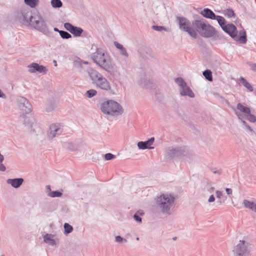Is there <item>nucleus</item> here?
Listing matches in <instances>:
<instances>
[{
	"mask_svg": "<svg viewBox=\"0 0 256 256\" xmlns=\"http://www.w3.org/2000/svg\"><path fill=\"white\" fill-rule=\"evenodd\" d=\"M253 211L256 212V204L254 203Z\"/></svg>",
	"mask_w": 256,
	"mask_h": 256,
	"instance_id": "bf43d9fd",
	"label": "nucleus"
},
{
	"mask_svg": "<svg viewBox=\"0 0 256 256\" xmlns=\"http://www.w3.org/2000/svg\"><path fill=\"white\" fill-rule=\"evenodd\" d=\"M136 240H138H138H140V238H139L138 237H137V238H136Z\"/></svg>",
	"mask_w": 256,
	"mask_h": 256,
	"instance_id": "e2e57ef3",
	"label": "nucleus"
},
{
	"mask_svg": "<svg viewBox=\"0 0 256 256\" xmlns=\"http://www.w3.org/2000/svg\"><path fill=\"white\" fill-rule=\"evenodd\" d=\"M5 97V95L2 93V92L1 90H0V98H4Z\"/></svg>",
	"mask_w": 256,
	"mask_h": 256,
	"instance_id": "13d9d810",
	"label": "nucleus"
},
{
	"mask_svg": "<svg viewBox=\"0 0 256 256\" xmlns=\"http://www.w3.org/2000/svg\"><path fill=\"white\" fill-rule=\"evenodd\" d=\"M252 92H254V94L256 96V90H254V91H253Z\"/></svg>",
	"mask_w": 256,
	"mask_h": 256,
	"instance_id": "680f3d73",
	"label": "nucleus"
},
{
	"mask_svg": "<svg viewBox=\"0 0 256 256\" xmlns=\"http://www.w3.org/2000/svg\"><path fill=\"white\" fill-rule=\"evenodd\" d=\"M70 60L74 64H88V62H82L80 58L76 56H71Z\"/></svg>",
	"mask_w": 256,
	"mask_h": 256,
	"instance_id": "a878e982",
	"label": "nucleus"
},
{
	"mask_svg": "<svg viewBox=\"0 0 256 256\" xmlns=\"http://www.w3.org/2000/svg\"><path fill=\"white\" fill-rule=\"evenodd\" d=\"M64 233L66 234H68L72 232L73 230L72 226L68 223H65L64 226Z\"/></svg>",
	"mask_w": 256,
	"mask_h": 256,
	"instance_id": "72a5a7b5",
	"label": "nucleus"
},
{
	"mask_svg": "<svg viewBox=\"0 0 256 256\" xmlns=\"http://www.w3.org/2000/svg\"><path fill=\"white\" fill-rule=\"evenodd\" d=\"M152 28L154 30L158 31V32H161L162 30H167V28H165L164 26H152Z\"/></svg>",
	"mask_w": 256,
	"mask_h": 256,
	"instance_id": "37998d69",
	"label": "nucleus"
},
{
	"mask_svg": "<svg viewBox=\"0 0 256 256\" xmlns=\"http://www.w3.org/2000/svg\"><path fill=\"white\" fill-rule=\"evenodd\" d=\"M105 159L107 160H112L116 158V156L111 153H108L104 155Z\"/></svg>",
	"mask_w": 256,
	"mask_h": 256,
	"instance_id": "a18cd8bd",
	"label": "nucleus"
},
{
	"mask_svg": "<svg viewBox=\"0 0 256 256\" xmlns=\"http://www.w3.org/2000/svg\"><path fill=\"white\" fill-rule=\"evenodd\" d=\"M206 188L208 191H209L210 192H212L214 190V188L213 186H212L211 183L208 182L207 185H206Z\"/></svg>",
	"mask_w": 256,
	"mask_h": 256,
	"instance_id": "de8ad7c7",
	"label": "nucleus"
},
{
	"mask_svg": "<svg viewBox=\"0 0 256 256\" xmlns=\"http://www.w3.org/2000/svg\"><path fill=\"white\" fill-rule=\"evenodd\" d=\"M216 197L218 198H221V196H222V193L220 191L216 190Z\"/></svg>",
	"mask_w": 256,
	"mask_h": 256,
	"instance_id": "8fccbe9b",
	"label": "nucleus"
},
{
	"mask_svg": "<svg viewBox=\"0 0 256 256\" xmlns=\"http://www.w3.org/2000/svg\"><path fill=\"white\" fill-rule=\"evenodd\" d=\"M242 204L244 205L245 208H249L253 211L254 204V202H250L247 200H244Z\"/></svg>",
	"mask_w": 256,
	"mask_h": 256,
	"instance_id": "bb28decb",
	"label": "nucleus"
},
{
	"mask_svg": "<svg viewBox=\"0 0 256 256\" xmlns=\"http://www.w3.org/2000/svg\"><path fill=\"white\" fill-rule=\"evenodd\" d=\"M24 2L26 4L33 8L38 5L39 0H24Z\"/></svg>",
	"mask_w": 256,
	"mask_h": 256,
	"instance_id": "c85d7f7f",
	"label": "nucleus"
},
{
	"mask_svg": "<svg viewBox=\"0 0 256 256\" xmlns=\"http://www.w3.org/2000/svg\"><path fill=\"white\" fill-rule=\"evenodd\" d=\"M138 146L140 149L145 150L146 148L152 149L154 147L150 146L148 140L145 142H139L138 143Z\"/></svg>",
	"mask_w": 256,
	"mask_h": 256,
	"instance_id": "4be33fe9",
	"label": "nucleus"
},
{
	"mask_svg": "<svg viewBox=\"0 0 256 256\" xmlns=\"http://www.w3.org/2000/svg\"><path fill=\"white\" fill-rule=\"evenodd\" d=\"M154 140V137L151 138L149 140H148V142L150 146L152 144Z\"/></svg>",
	"mask_w": 256,
	"mask_h": 256,
	"instance_id": "603ef678",
	"label": "nucleus"
},
{
	"mask_svg": "<svg viewBox=\"0 0 256 256\" xmlns=\"http://www.w3.org/2000/svg\"><path fill=\"white\" fill-rule=\"evenodd\" d=\"M246 116V119L250 122H256V116L251 114L250 112V114H247Z\"/></svg>",
	"mask_w": 256,
	"mask_h": 256,
	"instance_id": "ea45409f",
	"label": "nucleus"
},
{
	"mask_svg": "<svg viewBox=\"0 0 256 256\" xmlns=\"http://www.w3.org/2000/svg\"><path fill=\"white\" fill-rule=\"evenodd\" d=\"M54 30L55 32H60V30H58V28H54Z\"/></svg>",
	"mask_w": 256,
	"mask_h": 256,
	"instance_id": "052dcab7",
	"label": "nucleus"
},
{
	"mask_svg": "<svg viewBox=\"0 0 256 256\" xmlns=\"http://www.w3.org/2000/svg\"><path fill=\"white\" fill-rule=\"evenodd\" d=\"M202 74L210 82L212 80V72L210 70H204Z\"/></svg>",
	"mask_w": 256,
	"mask_h": 256,
	"instance_id": "cd10ccee",
	"label": "nucleus"
},
{
	"mask_svg": "<svg viewBox=\"0 0 256 256\" xmlns=\"http://www.w3.org/2000/svg\"><path fill=\"white\" fill-rule=\"evenodd\" d=\"M28 68L30 72H38L40 74H46L48 70V68L42 65H28Z\"/></svg>",
	"mask_w": 256,
	"mask_h": 256,
	"instance_id": "ddd939ff",
	"label": "nucleus"
},
{
	"mask_svg": "<svg viewBox=\"0 0 256 256\" xmlns=\"http://www.w3.org/2000/svg\"><path fill=\"white\" fill-rule=\"evenodd\" d=\"M192 25L196 32L202 37L212 38L217 36L215 28L209 24L206 23L204 20H196L192 21Z\"/></svg>",
	"mask_w": 256,
	"mask_h": 256,
	"instance_id": "20e7f679",
	"label": "nucleus"
},
{
	"mask_svg": "<svg viewBox=\"0 0 256 256\" xmlns=\"http://www.w3.org/2000/svg\"><path fill=\"white\" fill-rule=\"evenodd\" d=\"M83 31L82 28L74 26L70 33L75 36H80Z\"/></svg>",
	"mask_w": 256,
	"mask_h": 256,
	"instance_id": "b1692460",
	"label": "nucleus"
},
{
	"mask_svg": "<svg viewBox=\"0 0 256 256\" xmlns=\"http://www.w3.org/2000/svg\"><path fill=\"white\" fill-rule=\"evenodd\" d=\"M53 62H54V63H56V60H54Z\"/></svg>",
	"mask_w": 256,
	"mask_h": 256,
	"instance_id": "0e129e2a",
	"label": "nucleus"
},
{
	"mask_svg": "<svg viewBox=\"0 0 256 256\" xmlns=\"http://www.w3.org/2000/svg\"><path fill=\"white\" fill-rule=\"evenodd\" d=\"M97 94V92L96 90L94 89H91L88 90L85 96L86 97L88 98H92V97L96 96Z\"/></svg>",
	"mask_w": 256,
	"mask_h": 256,
	"instance_id": "f704fd0d",
	"label": "nucleus"
},
{
	"mask_svg": "<svg viewBox=\"0 0 256 256\" xmlns=\"http://www.w3.org/2000/svg\"><path fill=\"white\" fill-rule=\"evenodd\" d=\"M114 46L120 50V53L122 56H124L126 58L128 57V54L126 51V48L124 46L118 43V42H114Z\"/></svg>",
	"mask_w": 256,
	"mask_h": 256,
	"instance_id": "6ab92c4d",
	"label": "nucleus"
},
{
	"mask_svg": "<svg viewBox=\"0 0 256 256\" xmlns=\"http://www.w3.org/2000/svg\"><path fill=\"white\" fill-rule=\"evenodd\" d=\"M215 20H217L222 28L226 25V20L222 16H216Z\"/></svg>",
	"mask_w": 256,
	"mask_h": 256,
	"instance_id": "7c9ffc66",
	"label": "nucleus"
},
{
	"mask_svg": "<svg viewBox=\"0 0 256 256\" xmlns=\"http://www.w3.org/2000/svg\"><path fill=\"white\" fill-rule=\"evenodd\" d=\"M215 200V198L214 197V196L213 195H211L208 200V201L209 202H214Z\"/></svg>",
	"mask_w": 256,
	"mask_h": 256,
	"instance_id": "3c124183",
	"label": "nucleus"
},
{
	"mask_svg": "<svg viewBox=\"0 0 256 256\" xmlns=\"http://www.w3.org/2000/svg\"><path fill=\"white\" fill-rule=\"evenodd\" d=\"M251 69L256 72V65H250Z\"/></svg>",
	"mask_w": 256,
	"mask_h": 256,
	"instance_id": "6e6d98bb",
	"label": "nucleus"
},
{
	"mask_svg": "<svg viewBox=\"0 0 256 256\" xmlns=\"http://www.w3.org/2000/svg\"><path fill=\"white\" fill-rule=\"evenodd\" d=\"M100 67L110 75L114 76L118 73L116 65H100Z\"/></svg>",
	"mask_w": 256,
	"mask_h": 256,
	"instance_id": "2eb2a0df",
	"label": "nucleus"
},
{
	"mask_svg": "<svg viewBox=\"0 0 256 256\" xmlns=\"http://www.w3.org/2000/svg\"><path fill=\"white\" fill-rule=\"evenodd\" d=\"M245 127L251 132H253V129L248 124H246Z\"/></svg>",
	"mask_w": 256,
	"mask_h": 256,
	"instance_id": "5fc2aeb1",
	"label": "nucleus"
},
{
	"mask_svg": "<svg viewBox=\"0 0 256 256\" xmlns=\"http://www.w3.org/2000/svg\"><path fill=\"white\" fill-rule=\"evenodd\" d=\"M200 14L204 18L211 20H215L216 16L215 14L208 8H204Z\"/></svg>",
	"mask_w": 256,
	"mask_h": 256,
	"instance_id": "f3484780",
	"label": "nucleus"
},
{
	"mask_svg": "<svg viewBox=\"0 0 256 256\" xmlns=\"http://www.w3.org/2000/svg\"><path fill=\"white\" fill-rule=\"evenodd\" d=\"M88 75L92 80V84L95 86L106 92H109L112 94H116V92L112 90L110 82L101 74L93 69H90L88 70Z\"/></svg>",
	"mask_w": 256,
	"mask_h": 256,
	"instance_id": "f03ea898",
	"label": "nucleus"
},
{
	"mask_svg": "<svg viewBox=\"0 0 256 256\" xmlns=\"http://www.w3.org/2000/svg\"><path fill=\"white\" fill-rule=\"evenodd\" d=\"M140 84L142 87L146 88H152V84L150 80L148 78H144V80H140Z\"/></svg>",
	"mask_w": 256,
	"mask_h": 256,
	"instance_id": "5701e85b",
	"label": "nucleus"
},
{
	"mask_svg": "<svg viewBox=\"0 0 256 256\" xmlns=\"http://www.w3.org/2000/svg\"><path fill=\"white\" fill-rule=\"evenodd\" d=\"M212 172H213V173H214V174H220V172L219 170H213V171H212Z\"/></svg>",
	"mask_w": 256,
	"mask_h": 256,
	"instance_id": "4d7b16f0",
	"label": "nucleus"
},
{
	"mask_svg": "<svg viewBox=\"0 0 256 256\" xmlns=\"http://www.w3.org/2000/svg\"><path fill=\"white\" fill-rule=\"evenodd\" d=\"M236 114L238 116V118L241 120V122L242 124L245 126L247 124V123L244 120H242V114L238 112H236Z\"/></svg>",
	"mask_w": 256,
	"mask_h": 256,
	"instance_id": "49530a36",
	"label": "nucleus"
},
{
	"mask_svg": "<svg viewBox=\"0 0 256 256\" xmlns=\"http://www.w3.org/2000/svg\"><path fill=\"white\" fill-rule=\"evenodd\" d=\"M226 194H228V195H230L232 194V190L231 188H226Z\"/></svg>",
	"mask_w": 256,
	"mask_h": 256,
	"instance_id": "864d4df0",
	"label": "nucleus"
},
{
	"mask_svg": "<svg viewBox=\"0 0 256 256\" xmlns=\"http://www.w3.org/2000/svg\"><path fill=\"white\" fill-rule=\"evenodd\" d=\"M31 64H36V63H35V62H32V63Z\"/></svg>",
	"mask_w": 256,
	"mask_h": 256,
	"instance_id": "69168bd1",
	"label": "nucleus"
},
{
	"mask_svg": "<svg viewBox=\"0 0 256 256\" xmlns=\"http://www.w3.org/2000/svg\"><path fill=\"white\" fill-rule=\"evenodd\" d=\"M250 244L246 241L240 240L234 248L232 252L234 256H250L251 248Z\"/></svg>",
	"mask_w": 256,
	"mask_h": 256,
	"instance_id": "1a4fd4ad",
	"label": "nucleus"
},
{
	"mask_svg": "<svg viewBox=\"0 0 256 256\" xmlns=\"http://www.w3.org/2000/svg\"><path fill=\"white\" fill-rule=\"evenodd\" d=\"M59 34L61 38L63 39H68L72 38V35L66 31L60 30Z\"/></svg>",
	"mask_w": 256,
	"mask_h": 256,
	"instance_id": "c9c22d12",
	"label": "nucleus"
},
{
	"mask_svg": "<svg viewBox=\"0 0 256 256\" xmlns=\"http://www.w3.org/2000/svg\"><path fill=\"white\" fill-rule=\"evenodd\" d=\"M48 196L52 198L60 197L62 193L58 191H52L49 193Z\"/></svg>",
	"mask_w": 256,
	"mask_h": 256,
	"instance_id": "58836bf2",
	"label": "nucleus"
},
{
	"mask_svg": "<svg viewBox=\"0 0 256 256\" xmlns=\"http://www.w3.org/2000/svg\"><path fill=\"white\" fill-rule=\"evenodd\" d=\"M144 214V212L142 210H138L134 214V220L138 222H142V218H140V216H143Z\"/></svg>",
	"mask_w": 256,
	"mask_h": 256,
	"instance_id": "393cba45",
	"label": "nucleus"
},
{
	"mask_svg": "<svg viewBox=\"0 0 256 256\" xmlns=\"http://www.w3.org/2000/svg\"><path fill=\"white\" fill-rule=\"evenodd\" d=\"M51 4L54 8H60L62 6V3L60 0H52Z\"/></svg>",
	"mask_w": 256,
	"mask_h": 256,
	"instance_id": "473e14b6",
	"label": "nucleus"
},
{
	"mask_svg": "<svg viewBox=\"0 0 256 256\" xmlns=\"http://www.w3.org/2000/svg\"><path fill=\"white\" fill-rule=\"evenodd\" d=\"M226 33L228 34L231 38L240 44H246L247 40L246 32L244 30H240L238 32L240 36H238L236 27L232 24H226L222 28Z\"/></svg>",
	"mask_w": 256,
	"mask_h": 256,
	"instance_id": "423d86ee",
	"label": "nucleus"
},
{
	"mask_svg": "<svg viewBox=\"0 0 256 256\" xmlns=\"http://www.w3.org/2000/svg\"><path fill=\"white\" fill-rule=\"evenodd\" d=\"M24 124L26 126L28 127L29 128H31L32 127V123L31 120L30 118H26L24 122Z\"/></svg>",
	"mask_w": 256,
	"mask_h": 256,
	"instance_id": "a19ab883",
	"label": "nucleus"
},
{
	"mask_svg": "<svg viewBox=\"0 0 256 256\" xmlns=\"http://www.w3.org/2000/svg\"><path fill=\"white\" fill-rule=\"evenodd\" d=\"M2 256H3V255H2Z\"/></svg>",
	"mask_w": 256,
	"mask_h": 256,
	"instance_id": "338daca9",
	"label": "nucleus"
},
{
	"mask_svg": "<svg viewBox=\"0 0 256 256\" xmlns=\"http://www.w3.org/2000/svg\"><path fill=\"white\" fill-rule=\"evenodd\" d=\"M180 95L182 96H187L190 98H194V93L188 86L187 84L180 88Z\"/></svg>",
	"mask_w": 256,
	"mask_h": 256,
	"instance_id": "4468645a",
	"label": "nucleus"
},
{
	"mask_svg": "<svg viewBox=\"0 0 256 256\" xmlns=\"http://www.w3.org/2000/svg\"><path fill=\"white\" fill-rule=\"evenodd\" d=\"M175 200L176 198L172 194H163L156 198V206L162 214H170L171 209L174 205Z\"/></svg>",
	"mask_w": 256,
	"mask_h": 256,
	"instance_id": "7ed1b4c3",
	"label": "nucleus"
},
{
	"mask_svg": "<svg viewBox=\"0 0 256 256\" xmlns=\"http://www.w3.org/2000/svg\"><path fill=\"white\" fill-rule=\"evenodd\" d=\"M95 48L96 52L92 54L91 58L96 64H108L110 62V58L108 53L102 48H98L93 44L92 50Z\"/></svg>",
	"mask_w": 256,
	"mask_h": 256,
	"instance_id": "0eeeda50",
	"label": "nucleus"
},
{
	"mask_svg": "<svg viewBox=\"0 0 256 256\" xmlns=\"http://www.w3.org/2000/svg\"><path fill=\"white\" fill-rule=\"evenodd\" d=\"M54 236L52 234H46L44 236V242L51 246H56V242L54 240Z\"/></svg>",
	"mask_w": 256,
	"mask_h": 256,
	"instance_id": "a211bd4d",
	"label": "nucleus"
},
{
	"mask_svg": "<svg viewBox=\"0 0 256 256\" xmlns=\"http://www.w3.org/2000/svg\"><path fill=\"white\" fill-rule=\"evenodd\" d=\"M18 108L24 114H29L32 110V106L27 99L22 96H19L17 98Z\"/></svg>",
	"mask_w": 256,
	"mask_h": 256,
	"instance_id": "9d476101",
	"label": "nucleus"
},
{
	"mask_svg": "<svg viewBox=\"0 0 256 256\" xmlns=\"http://www.w3.org/2000/svg\"><path fill=\"white\" fill-rule=\"evenodd\" d=\"M174 82L180 87V88L186 84L184 80L180 77L175 78Z\"/></svg>",
	"mask_w": 256,
	"mask_h": 256,
	"instance_id": "c756f323",
	"label": "nucleus"
},
{
	"mask_svg": "<svg viewBox=\"0 0 256 256\" xmlns=\"http://www.w3.org/2000/svg\"><path fill=\"white\" fill-rule=\"evenodd\" d=\"M115 241L118 244L126 243L128 240L126 239L122 238L120 236H116L115 238Z\"/></svg>",
	"mask_w": 256,
	"mask_h": 256,
	"instance_id": "e433bc0d",
	"label": "nucleus"
},
{
	"mask_svg": "<svg viewBox=\"0 0 256 256\" xmlns=\"http://www.w3.org/2000/svg\"><path fill=\"white\" fill-rule=\"evenodd\" d=\"M100 110L105 114L118 116L123 112L122 106L118 102L113 100H107L100 104Z\"/></svg>",
	"mask_w": 256,
	"mask_h": 256,
	"instance_id": "39448f33",
	"label": "nucleus"
},
{
	"mask_svg": "<svg viewBox=\"0 0 256 256\" xmlns=\"http://www.w3.org/2000/svg\"><path fill=\"white\" fill-rule=\"evenodd\" d=\"M74 26L72 25L69 22H66L64 24V28L70 32H71Z\"/></svg>",
	"mask_w": 256,
	"mask_h": 256,
	"instance_id": "79ce46f5",
	"label": "nucleus"
},
{
	"mask_svg": "<svg viewBox=\"0 0 256 256\" xmlns=\"http://www.w3.org/2000/svg\"><path fill=\"white\" fill-rule=\"evenodd\" d=\"M64 147L69 149L70 150L74 151L77 150V146L72 142H65L64 144Z\"/></svg>",
	"mask_w": 256,
	"mask_h": 256,
	"instance_id": "2f4dec72",
	"label": "nucleus"
},
{
	"mask_svg": "<svg viewBox=\"0 0 256 256\" xmlns=\"http://www.w3.org/2000/svg\"><path fill=\"white\" fill-rule=\"evenodd\" d=\"M239 80L240 81V83L244 86L245 88H246L248 92H252L253 91H254V88L252 86L249 82H248L244 78L240 77V78H239Z\"/></svg>",
	"mask_w": 256,
	"mask_h": 256,
	"instance_id": "aec40b11",
	"label": "nucleus"
},
{
	"mask_svg": "<svg viewBox=\"0 0 256 256\" xmlns=\"http://www.w3.org/2000/svg\"><path fill=\"white\" fill-rule=\"evenodd\" d=\"M184 148H169L166 150V156L170 158H178L184 156Z\"/></svg>",
	"mask_w": 256,
	"mask_h": 256,
	"instance_id": "f8f14e48",
	"label": "nucleus"
},
{
	"mask_svg": "<svg viewBox=\"0 0 256 256\" xmlns=\"http://www.w3.org/2000/svg\"><path fill=\"white\" fill-rule=\"evenodd\" d=\"M2 162H0V170L2 172H4L6 170V168Z\"/></svg>",
	"mask_w": 256,
	"mask_h": 256,
	"instance_id": "09e8293b",
	"label": "nucleus"
},
{
	"mask_svg": "<svg viewBox=\"0 0 256 256\" xmlns=\"http://www.w3.org/2000/svg\"><path fill=\"white\" fill-rule=\"evenodd\" d=\"M156 59L150 56H146V62L150 63V62H156Z\"/></svg>",
	"mask_w": 256,
	"mask_h": 256,
	"instance_id": "c03bdc74",
	"label": "nucleus"
},
{
	"mask_svg": "<svg viewBox=\"0 0 256 256\" xmlns=\"http://www.w3.org/2000/svg\"><path fill=\"white\" fill-rule=\"evenodd\" d=\"M224 12L225 15L228 18L235 16V14L232 9H226Z\"/></svg>",
	"mask_w": 256,
	"mask_h": 256,
	"instance_id": "4c0bfd02",
	"label": "nucleus"
},
{
	"mask_svg": "<svg viewBox=\"0 0 256 256\" xmlns=\"http://www.w3.org/2000/svg\"><path fill=\"white\" fill-rule=\"evenodd\" d=\"M236 108L240 112L244 113L245 116L250 112V110L249 108L244 106L240 103L237 104Z\"/></svg>",
	"mask_w": 256,
	"mask_h": 256,
	"instance_id": "412c9836",
	"label": "nucleus"
},
{
	"mask_svg": "<svg viewBox=\"0 0 256 256\" xmlns=\"http://www.w3.org/2000/svg\"><path fill=\"white\" fill-rule=\"evenodd\" d=\"M17 17L40 32L46 33L48 31L46 22L38 11L32 13L29 8H23L18 13Z\"/></svg>",
	"mask_w": 256,
	"mask_h": 256,
	"instance_id": "f257e3e1",
	"label": "nucleus"
},
{
	"mask_svg": "<svg viewBox=\"0 0 256 256\" xmlns=\"http://www.w3.org/2000/svg\"><path fill=\"white\" fill-rule=\"evenodd\" d=\"M24 182V179L22 178H16L14 179H8L7 183L10 184L14 188H18Z\"/></svg>",
	"mask_w": 256,
	"mask_h": 256,
	"instance_id": "dca6fc26",
	"label": "nucleus"
},
{
	"mask_svg": "<svg viewBox=\"0 0 256 256\" xmlns=\"http://www.w3.org/2000/svg\"><path fill=\"white\" fill-rule=\"evenodd\" d=\"M62 132L63 128L60 124H52L50 126L48 132V138L50 139H52L58 136H60Z\"/></svg>",
	"mask_w": 256,
	"mask_h": 256,
	"instance_id": "9b49d317",
	"label": "nucleus"
},
{
	"mask_svg": "<svg viewBox=\"0 0 256 256\" xmlns=\"http://www.w3.org/2000/svg\"><path fill=\"white\" fill-rule=\"evenodd\" d=\"M176 22L178 24L179 28L184 32H187L190 36L194 38H196L198 34L195 30L192 28V22L184 16H178L176 17Z\"/></svg>",
	"mask_w": 256,
	"mask_h": 256,
	"instance_id": "6e6552de",
	"label": "nucleus"
}]
</instances>
